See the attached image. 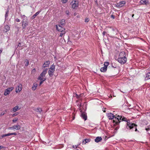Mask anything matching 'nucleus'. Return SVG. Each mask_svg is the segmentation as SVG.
Returning a JSON list of instances; mask_svg holds the SVG:
<instances>
[{
    "instance_id": "nucleus-37",
    "label": "nucleus",
    "mask_w": 150,
    "mask_h": 150,
    "mask_svg": "<svg viewBox=\"0 0 150 150\" xmlns=\"http://www.w3.org/2000/svg\"><path fill=\"white\" fill-rule=\"evenodd\" d=\"M14 129V126H13L12 127H9L8 128V129L9 130L12 129Z\"/></svg>"
},
{
    "instance_id": "nucleus-17",
    "label": "nucleus",
    "mask_w": 150,
    "mask_h": 150,
    "mask_svg": "<svg viewBox=\"0 0 150 150\" xmlns=\"http://www.w3.org/2000/svg\"><path fill=\"white\" fill-rule=\"evenodd\" d=\"M107 67L104 66L100 68V70L101 72H105L107 70Z\"/></svg>"
},
{
    "instance_id": "nucleus-1",
    "label": "nucleus",
    "mask_w": 150,
    "mask_h": 150,
    "mask_svg": "<svg viewBox=\"0 0 150 150\" xmlns=\"http://www.w3.org/2000/svg\"><path fill=\"white\" fill-rule=\"evenodd\" d=\"M121 121L127 122V125L126 128L127 129L132 130L131 131H134V128L135 131H137V125L135 124L132 123L130 122L129 120H127V118L124 116L118 115L117 117H116L115 119L113 120V122L114 125H118Z\"/></svg>"
},
{
    "instance_id": "nucleus-48",
    "label": "nucleus",
    "mask_w": 150,
    "mask_h": 150,
    "mask_svg": "<svg viewBox=\"0 0 150 150\" xmlns=\"http://www.w3.org/2000/svg\"><path fill=\"white\" fill-rule=\"evenodd\" d=\"M76 97L77 98H79V96L77 95V94H76Z\"/></svg>"
},
{
    "instance_id": "nucleus-12",
    "label": "nucleus",
    "mask_w": 150,
    "mask_h": 150,
    "mask_svg": "<svg viewBox=\"0 0 150 150\" xmlns=\"http://www.w3.org/2000/svg\"><path fill=\"white\" fill-rule=\"evenodd\" d=\"M50 63V61H47L45 62L42 65V67L43 68H45V67H47L49 66V64Z\"/></svg>"
},
{
    "instance_id": "nucleus-56",
    "label": "nucleus",
    "mask_w": 150,
    "mask_h": 150,
    "mask_svg": "<svg viewBox=\"0 0 150 150\" xmlns=\"http://www.w3.org/2000/svg\"><path fill=\"white\" fill-rule=\"evenodd\" d=\"M104 112H105L106 111L105 110H103Z\"/></svg>"
},
{
    "instance_id": "nucleus-15",
    "label": "nucleus",
    "mask_w": 150,
    "mask_h": 150,
    "mask_svg": "<svg viewBox=\"0 0 150 150\" xmlns=\"http://www.w3.org/2000/svg\"><path fill=\"white\" fill-rule=\"evenodd\" d=\"M102 140V138L100 137H97L95 139L96 142L98 143L101 141Z\"/></svg>"
},
{
    "instance_id": "nucleus-51",
    "label": "nucleus",
    "mask_w": 150,
    "mask_h": 150,
    "mask_svg": "<svg viewBox=\"0 0 150 150\" xmlns=\"http://www.w3.org/2000/svg\"><path fill=\"white\" fill-rule=\"evenodd\" d=\"M77 13H74V16H76L77 15Z\"/></svg>"
},
{
    "instance_id": "nucleus-55",
    "label": "nucleus",
    "mask_w": 150,
    "mask_h": 150,
    "mask_svg": "<svg viewBox=\"0 0 150 150\" xmlns=\"http://www.w3.org/2000/svg\"><path fill=\"white\" fill-rule=\"evenodd\" d=\"M134 16V14H133L132 15V17H133Z\"/></svg>"
},
{
    "instance_id": "nucleus-31",
    "label": "nucleus",
    "mask_w": 150,
    "mask_h": 150,
    "mask_svg": "<svg viewBox=\"0 0 150 150\" xmlns=\"http://www.w3.org/2000/svg\"><path fill=\"white\" fill-rule=\"evenodd\" d=\"M61 33L59 35V36L62 37L64 35L65 33V32L64 31H62L61 32Z\"/></svg>"
},
{
    "instance_id": "nucleus-38",
    "label": "nucleus",
    "mask_w": 150,
    "mask_h": 150,
    "mask_svg": "<svg viewBox=\"0 0 150 150\" xmlns=\"http://www.w3.org/2000/svg\"><path fill=\"white\" fill-rule=\"evenodd\" d=\"M8 12H9V10H8V9L7 11L6 12V14H5V17L6 18V17H7V16H8Z\"/></svg>"
},
{
    "instance_id": "nucleus-36",
    "label": "nucleus",
    "mask_w": 150,
    "mask_h": 150,
    "mask_svg": "<svg viewBox=\"0 0 150 150\" xmlns=\"http://www.w3.org/2000/svg\"><path fill=\"white\" fill-rule=\"evenodd\" d=\"M18 120V118H16L15 119H14L13 120V122L15 123Z\"/></svg>"
},
{
    "instance_id": "nucleus-33",
    "label": "nucleus",
    "mask_w": 150,
    "mask_h": 150,
    "mask_svg": "<svg viewBox=\"0 0 150 150\" xmlns=\"http://www.w3.org/2000/svg\"><path fill=\"white\" fill-rule=\"evenodd\" d=\"M109 63L107 62H104V66L106 67H107L109 65Z\"/></svg>"
},
{
    "instance_id": "nucleus-14",
    "label": "nucleus",
    "mask_w": 150,
    "mask_h": 150,
    "mask_svg": "<svg viewBox=\"0 0 150 150\" xmlns=\"http://www.w3.org/2000/svg\"><path fill=\"white\" fill-rule=\"evenodd\" d=\"M21 108H19L18 106H16L12 109V111L13 112H15L16 111L19 110Z\"/></svg>"
},
{
    "instance_id": "nucleus-32",
    "label": "nucleus",
    "mask_w": 150,
    "mask_h": 150,
    "mask_svg": "<svg viewBox=\"0 0 150 150\" xmlns=\"http://www.w3.org/2000/svg\"><path fill=\"white\" fill-rule=\"evenodd\" d=\"M41 81L40 82V85H41L44 81L46 80V79H38Z\"/></svg>"
},
{
    "instance_id": "nucleus-26",
    "label": "nucleus",
    "mask_w": 150,
    "mask_h": 150,
    "mask_svg": "<svg viewBox=\"0 0 150 150\" xmlns=\"http://www.w3.org/2000/svg\"><path fill=\"white\" fill-rule=\"evenodd\" d=\"M38 86V84L37 83H34L33 86L32 87V89L33 90H35Z\"/></svg>"
},
{
    "instance_id": "nucleus-3",
    "label": "nucleus",
    "mask_w": 150,
    "mask_h": 150,
    "mask_svg": "<svg viewBox=\"0 0 150 150\" xmlns=\"http://www.w3.org/2000/svg\"><path fill=\"white\" fill-rule=\"evenodd\" d=\"M72 8L73 9L76 8L78 6V1L77 0H73L71 3Z\"/></svg>"
},
{
    "instance_id": "nucleus-20",
    "label": "nucleus",
    "mask_w": 150,
    "mask_h": 150,
    "mask_svg": "<svg viewBox=\"0 0 150 150\" xmlns=\"http://www.w3.org/2000/svg\"><path fill=\"white\" fill-rule=\"evenodd\" d=\"M149 79H150V72H148L146 75L145 79V80H147Z\"/></svg>"
},
{
    "instance_id": "nucleus-40",
    "label": "nucleus",
    "mask_w": 150,
    "mask_h": 150,
    "mask_svg": "<svg viewBox=\"0 0 150 150\" xmlns=\"http://www.w3.org/2000/svg\"><path fill=\"white\" fill-rule=\"evenodd\" d=\"M18 112H16L14 114H13L12 115V116H13V117H14V116H16L17 115H18Z\"/></svg>"
},
{
    "instance_id": "nucleus-30",
    "label": "nucleus",
    "mask_w": 150,
    "mask_h": 150,
    "mask_svg": "<svg viewBox=\"0 0 150 150\" xmlns=\"http://www.w3.org/2000/svg\"><path fill=\"white\" fill-rule=\"evenodd\" d=\"M24 62L25 63V66H27L29 64V61L27 59H26L25 60Z\"/></svg>"
},
{
    "instance_id": "nucleus-24",
    "label": "nucleus",
    "mask_w": 150,
    "mask_h": 150,
    "mask_svg": "<svg viewBox=\"0 0 150 150\" xmlns=\"http://www.w3.org/2000/svg\"><path fill=\"white\" fill-rule=\"evenodd\" d=\"M146 0H141L140 1V3L141 4H147V2H146Z\"/></svg>"
},
{
    "instance_id": "nucleus-50",
    "label": "nucleus",
    "mask_w": 150,
    "mask_h": 150,
    "mask_svg": "<svg viewBox=\"0 0 150 150\" xmlns=\"http://www.w3.org/2000/svg\"><path fill=\"white\" fill-rule=\"evenodd\" d=\"M4 148V147L2 146H0V149Z\"/></svg>"
},
{
    "instance_id": "nucleus-28",
    "label": "nucleus",
    "mask_w": 150,
    "mask_h": 150,
    "mask_svg": "<svg viewBox=\"0 0 150 150\" xmlns=\"http://www.w3.org/2000/svg\"><path fill=\"white\" fill-rule=\"evenodd\" d=\"M35 111L38 112H42V110L40 108H38L35 110Z\"/></svg>"
},
{
    "instance_id": "nucleus-49",
    "label": "nucleus",
    "mask_w": 150,
    "mask_h": 150,
    "mask_svg": "<svg viewBox=\"0 0 150 150\" xmlns=\"http://www.w3.org/2000/svg\"><path fill=\"white\" fill-rule=\"evenodd\" d=\"M18 46L21 47V44L20 43H19L18 45Z\"/></svg>"
},
{
    "instance_id": "nucleus-22",
    "label": "nucleus",
    "mask_w": 150,
    "mask_h": 150,
    "mask_svg": "<svg viewBox=\"0 0 150 150\" xmlns=\"http://www.w3.org/2000/svg\"><path fill=\"white\" fill-rule=\"evenodd\" d=\"M14 129H16V130L20 129L21 128V126L18 125H14Z\"/></svg>"
},
{
    "instance_id": "nucleus-23",
    "label": "nucleus",
    "mask_w": 150,
    "mask_h": 150,
    "mask_svg": "<svg viewBox=\"0 0 150 150\" xmlns=\"http://www.w3.org/2000/svg\"><path fill=\"white\" fill-rule=\"evenodd\" d=\"M60 25L62 26H63L65 24V20L64 19H62V20L60 22Z\"/></svg>"
},
{
    "instance_id": "nucleus-25",
    "label": "nucleus",
    "mask_w": 150,
    "mask_h": 150,
    "mask_svg": "<svg viewBox=\"0 0 150 150\" xmlns=\"http://www.w3.org/2000/svg\"><path fill=\"white\" fill-rule=\"evenodd\" d=\"M10 28V27L8 25H6L4 26V29L6 30V32L9 31Z\"/></svg>"
},
{
    "instance_id": "nucleus-42",
    "label": "nucleus",
    "mask_w": 150,
    "mask_h": 150,
    "mask_svg": "<svg viewBox=\"0 0 150 150\" xmlns=\"http://www.w3.org/2000/svg\"><path fill=\"white\" fill-rule=\"evenodd\" d=\"M89 19L88 18H86L85 19V22H89Z\"/></svg>"
},
{
    "instance_id": "nucleus-2",
    "label": "nucleus",
    "mask_w": 150,
    "mask_h": 150,
    "mask_svg": "<svg viewBox=\"0 0 150 150\" xmlns=\"http://www.w3.org/2000/svg\"><path fill=\"white\" fill-rule=\"evenodd\" d=\"M22 18L23 19L22 21V26L23 28L24 29L28 25V22L27 17L25 15H23L22 16Z\"/></svg>"
},
{
    "instance_id": "nucleus-43",
    "label": "nucleus",
    "mask_w": 150,
    "mask_h": 150,
    "mask_svg": "<svg viewBox=\"0 0 150 150\" xmlns=\"http://www.w3.org/2000/svg\"><path fill=\"white\" fill-rule=\"evenodd\" d=\"M68 0H62V2L63 3H65Z\"/></svg>"
},
{
    "instance_id": "nucleus-45",
    "label": "nucleus",
    "mask_w": 150,
    "mask_h": 150,
    "mask_svg": "<svg viewBox=\"0 0 150 150\" xmlns=\"http://www.w3.org/2000/svg\"><path fill=\"white\" fill-rule=\"evenodd\" d=\"M77 105L79 107H81V103H78V104H77Z\"/></svg>"
},
{
    "instance_id": "nucleus-52",
    "label": "nucleus",
    "mask_w": 150,
    "mask_h": 150,
    "mask_svg": "<svg viewBox=\"0 0 150 150\" xmlns=\"http://www.w3.org/2000/svg\"><path fill=\"white\" fill-rule=\"evenodd\" d=\"M80 100H77L76 101V102L77 103H78V102H80Z\"/></svg>"
},
{
    "instance_id": "nucleus-13",
    "label": "nucleus",
    "mask_w": 150,
    "mask_h": 150,
    "mask_svg": "<svg viewBox=\"0 0 150 150\" xmlns=\"http://www.w3.org/2000/svg\"><path fill=\"white\" fill-rule=\"evenodd\" d=\"M81 117L84 120H87V116L85 112H82L81 114Z\"/></svg>"
},
{
    "instance_id": "nucleus-8",
    "label": "nucleus",
    "mask_w": 150,
    "mask_h": 150,
    "mask_svg": "<svg viewBox=\"0 0 150 150\" xmlns=\"http://www.w3.org/2000/svg\"><path fill=\"white\" fill-rule=\"evenodd\" d=\"M107 116L109 119L112 120L114 119L113 120H114L115 117H117V115H114L113 114L110 113L108 114L107 115Z\"/></svg>"
},
{
    "instance_id": "nucleus-53",
    "label": "nucleus",
    "mask_w": 150,
    "mask_h": 150,
    "mask_svg": "<svg viewBox=\"0 0 150 150\" xmlns=\"http://www.w3.org/2000/svg\"><path fill=\"white\" fill-rule=\"evenodd\" d=\"M76 17L77 18H79L80 16L79 15H78Z\"/></svg>"
},
{
    "instance_id": "nucleus-54",
    "label": "nucleus",
    "mask_w": 150,
    "mask_h": 150,
    "mask_svg": "<svg viewBox=\"0 0 150 150\" xmlns=\"http://www.w3.org/2000/svg\"><path fill=\"white\" fill-rule=\"evenodd\" d=\"M68 42H71V41L69 40V38H68Z\"/></svg>"
},
{
    "instance_id": "nucleus-35",
    "label": "nucleus",
    "mask_w": 150,
    "mask_h": 150,
    "mask_svg": "<svg viewBox=\"0 0 150 150\" xmlns=\"http://www.w3.org/2000/svg\"><path fill=\"white\" fill-rule=\"evenodd\" d=\"M112 30L113 31H115V33L117 34V30L116 28H112Z\"/></svg>"
},
{
    "instance_id": "nucleus-11",
    "label": "nucleus",
    "mask_w": 150,
    "mask_h": 150,
    "mask_svg": "<svg viewBox=\"0 0 150 150\" xmlns=\"http://www.w3.org/2000/svg\"><path fill=\"white\" fill-rule=\"evenodd\" d=\"M126 54L125 52H121L120 54L119 57L126 58Z\"/></svg>"
},
{
    "instance_id": "nucleus-6",
    "label": "nucleus",
    "mask_w": 150,
    "mask_h": 150,
    "mask_svg": "<svg viewBox=\"0 0 150 150\" xmlns=\"http://www.w3.org/2000/svg\"><path fill=\"white\" fill-rule=\"evenodd\" d=\"M62 26L60 25H56V26L57 30L60 32L64 31L65 30V28L62 27Z\"/></svg>"
},
{
    "instance_id": "nucleus-21",
    "label": "nucleus",
    "mask_w": 150,
    "mask_h": 150,
    "mask_svg": "<svg viewBox=\"0 0 150 150\" xmlns=\"http://www.w3.org/2000/svg\"><path fill=\"white\" fill-rule=\"evenodd\" d=\"M45 76L44 75H43L42 74H40V76L38 78V79H45L43 78Z\"/></svg>"
},
{
    "instance_id": "nucleus-10",
    "label": "nucleus",
    "mask_w": 150,
    "mask_h": 150,
    "mask_svg": "<svg viewBox=\"0 0 150 150\" xmlns=\"http://www.w3.org/2000/svg\"><path fill=\"white\" fill-rule=\"evenodd\" d=\"M12 135H17V133L16 132H14L13 133H9L7 134H3L1 136V137L2 138H3L5 137L9 136Z\"/></svg>"
},
{
    "instance_id": "nucleus-9",
    "label": "nucleus",
    "mask_w": 150,
    "mask_h": 150,
    "mask_svg": "<svg viewBox=\"0 0 150 150\" xmlns=\"http://www.w3.org/2000/svg\"><path fill=\"white\" fill-rule=\"evenodd\" d=\"M22 89V85L21 84H19L16 88V93L20 92Z\"/></svg>"
},
{
    "instance_id": "nucleus-46",
    "label": "nucleus",
    "mask_w": 150,
    "mask_h": 150,
    "mask_svg": "<svg viewBox=\"0 0 150 150\" xmlns=\"http://www.w3.org/2000/svg\"><path fill=\"white\" fill-rule=\"evenodd\" d=\"M111 18L113 19H114L115 18V16L113 15H111Z\"/></svg>"
},
{
    "instance_id": "nucleus-34",
    "label": "nucleus",
    "mask_w": 150,
    "mask_h": 150,
    "mask_svg": "<svg viewBox=\"0 0 150 150\" xmlns=\"http://www.w3.org/2000/svg\"><path fill=\"white\" fill-rule=\"evenodd\" d=\"M145 129L146 130L148 131L150 130V125L147 126V127Z\"/></svg>"
},
{
    "instance_id": "nucleus-5",
    "label": "nucleus",
    "mask_w": 150,
    "mask_h": 150,
    "mask_svg": "<svg viewBox=\"0 0 150 150\" xmlns=\"http://www.w3.org/2000/svg\"><path fill=\"white\" fill-rule=\"evenodd\" d=\"M14 88L13 87H11L8 88L7 89H6L4 93V95L6 96L8 95L10 93V91L13 90Z\"/></svg>"
},
{
    "instance_id": "nucleus-19",
    "label": "nucleus",
    "mask_w": 150,
    "mask_h": 150,
    "mask_svg": "<svg viewBox=\"0 0 150 150\" xmlns=\"http://www.w3.org/2000/svg\"><path fill=\"white\" fill-rule=\"evenodd\" d=\"M90 139H84V140L83 141V144H85L86 143L89 142L90 141Z\"/></svg>"
},
{
    "instance_id": "nucleus-44",
    "label": "nucleus",
    "mask_w": 150,
    "mask_h": 150,
    "mask_svg": "<svg viewBox=\"0 0 150 150\" xmlns=\"http://www.w3.org/2000/svg\"><path fill=\"white\" fill-rule=\"evenodd\" d=\"M16 21L17 22H20V20L18 18H16L15 19Z\"/></svg>"
},
{
    "instance_id": "nucleus-16",
    "label": "nucleus",
    "mask_w": 150,
    "mask_h": 150,
    "mask_svg": "<svg viewBox=\"0 0 150 150\" xmlns=\"http://www.w3.org/2000/svg\"><path fill=\"white\" fill-rule=\"evenodd\" d=\"M54 71H53V70H49L48 71V73L49 76L50 77H52L53 76V75L54 74Z\"/></svg>"
},
{
    "instance_id": "nucleus-41",
    "label": "nucleus",
    "mask_w": 150,
    "mask_h": 150,
    "mask_svg": "<svg viewBox=\"0 0 150 150\" xmlns=\"http://www.w3.org/2000/svg\"><path fill=\"white\" fill-rule=\"evenodd\" d=\"M66 13L67 15H69V11H66L65 12Z\"/></svg>"
},
{
    "instance_id": "nucleus-39",
    "label": "nucleus",
    "mask_w": 150,
    "mask_h": 150,
    "mask_svg": "<svg viewBox=\"0 0 150 150\" xmlns=\"http://www.w3.org/2000/svg\"><path fill=\"white\" fill-rule=\"evenodd\" d=\"M6 112V110L5 111H3V112H2L1 113V116H2L3 115H4L5 113V112Z\"/></svg>"
},
{
    "instance_id": "nucleus-27",
    "label": "nucleus",
    "mask_w": 150,
    "mask_h": 150,
    "mask_svg": "<svg viewBox=\"0 0 150 150\" xmlns=\"http://www.w3.org/2000/svg\"><path fill=\"white\" fill-rule=\"evenodd\" d=\"M55 66L54 65V64H53L52 65H51L50 68V69L49 70H53V71H55Z\"/></svg>"
},
{
    "instance_id": "nucleus-18",
    "label": "nucleus",
    "mask_w": 150,
    "mask_h": 150,
    "mask_svg": "<svg viewBox=\"0 0 150 150\" xmlns=\"http://www.w3.org/2000/svg\"><path fill=\"white\" fill-rule=\"evenodd\" d=\"M41 12L40 11H39L36 12L32 17V19H34L36 17L38 16Z\"/></svg>"
},
{
    "instance_id": "nucleus-47",
    "label": "nucleus",
    "mask_w": 150,
    "mask_h": 150,
    "mask_svg": "<svg viewBox=\"0 0 150 150\" xmlns=\"http://www.w3.org/2000/svg\"><path fill=\"white\" fill-rule=\"evenodd\" d=\"M106 33V32L105 31H104L103 33V36H104L105 34Z\"/></svg>"
},
{
    "instance_id": "nucleus-4",
    "label": "nucleus",
    "mask_w": 150,
    "mask_h": 150,
    "mask_svg": "<svg viewBox=\"0 0 150 150\" xmlns=\"http://www.w3.org/2000/svg\"><path fill=\"white\" fill-rule=\"evenodd\" d=\"M127 61V58L119 57L118 58V62L121 64H124Z\"/></svg>"
},
{
    "instance_id": "nucleus-57",
    "label": "nucleus",
    "mask_w": 150,
    "mask_h": 150,
    "mask_svg": "<svg viewBox=\"0 0 150 150\" xmlns=\"http://www.w3.org/2000/svg\"><path fill=\"white\" fill-rule=\"evenodd\" d=\"M34 69V70H35V69Z\"/></svg>"
},
{
    "instance_id": "nucleus-29",
    "label": "nucleus",
    "mask_w": 150,
    "mask_h": 150,
    "mask_svg": "<svg viewBox=\"0 0 150 150\" xmlns=\"http://www.w3.org/2000/svg\"><path fill=\"white\" fill-rule=\"evenodd\" d=\"M47 73V69L44 70L41 73L42 74L44 75L45 76Z\"/></svg>"
},
{
    "instance_id": "nucleus-7",
    "label": "nucleus",
    "mask_w": 150,
    "mask_h": 150,
    "mask_svg": "<svg viewBox=\"0 0 150 150\" xmlns=\"http://www.w3.org/2000/svg\"><path fill=\"white\" fill-rule=\"evenodd\" d=\"M126 4V2L125 1H122L117 3L116 6L119 8L121 7L124 6Z\"/></svg>"
}]
</instances>
